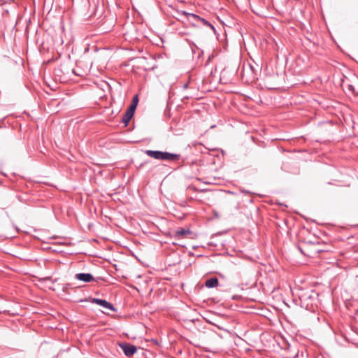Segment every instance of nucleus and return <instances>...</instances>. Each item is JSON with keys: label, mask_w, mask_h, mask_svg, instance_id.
I'll list each match as a JSON object with an SVG mask.
<instances>
[{"label": "nucleus", "mask_w": 358, "mask_h": 358, "mask_svg": "<svg viewBox=\"0 0 358 358\" xmlns=\"http://www.w3.org/2000/svg\"><path fill=\"white\" fill-rule=\"evenodd\" d=\"M318 294L313 289L303 291L299 295L301 306L308 309L316 303Z\"/></svg>", "instance_id": "f257e3e1"}, {"label": "nucleus", "mask_w": 358, "mask_h": 358, "mask_svg": "<svg viewBox=\"0 0 358 358\" xmlns=\"http://www.w3.org/2000/svg\"><path fill=\"white\" fill-rule=\"evenodd\" d=\"M92 302L114 312L117 311V309L114 307V306L105 299L94 298L92 299Z\"/></svg>", "instance_id": "20e7f679"}, {"label": "nucleus", "mask_w": 358, "mask_h": 358, "mask_svg": "<svg viewBox=\"0 0 358 358\" xmlns=\"http://www.w3.org/2000/svg\"><path fill=\"white\" fill-rule=\"evenodd\" d=\"M75 278L76 280L85 282H90L93 281L94 277L91 273H76L75 275Z\"/></svg>", "instance_id": "423d86ee"}, {"label": "nucleus", "mask_w": 358, "mask_h": 358, "mask_svg": "<svg viewBox=\"0 0 358 358\" xmlns=\"http://www.w3.org/2000/svg\"><path fill=\"white\" fill-rule=\"evenodd\" d=\"M121 349L123 350L124 355L127 357H131L136 353L137 348L135 345L128 343L120 344Z\"/></svg>", "instance_id": "7ed1b4c3"}, {"label": "nucleus", "mask_w": 358, "mask_h": 358, "mask_svg": "<svg viewBox=\"0 0 358 358\" xmlns=\"http://www.w3.org/2000/svg\"><path fill=\"white\" fill-rule=\"evenodd\" d=\"M187 16L188 20L194 26L203 25L208 27L215 31V27L213 26V24L204 18H202L194 13H188Z\"/></svg>", "instance_id": "f03ea898"}, {"label": "nucleus", "mask_w": 358, "mask_h": 358, "mask_svg": "<svg viewBox=\"0 0 358 358\" xmlns=\"http://www.w3.org/2000/svg\"><path fill=\"white\" fill-rule=\"evenodd\" d=\"M134 113H131L130 111L127 110L125 113L124 114L122 122L124 124L125 126H127L130 120L134 116Z\"/></svg>", "instance_id": "9d476101"}, {"label": "nucleus", "mask_w": 358, "mask_h": 358, "mask_svg": "<svg viewBox=\"0 0 358 358\" xmlns=\"http://www.w3.org/2000/svg\"><path fill=\"white\" fill-rule=\"evenodd\" d=\"M138 102V96L136 95V96H134V98L132 99V103H136V105H137Z\"/></svg>", "instance_id": "f8f14e48"}, {"label": "nucleus", "mask_w": 358, "mask_h": 358, "mask_svg": "<svg viewBox=\"0 0 358 358\" xmlns=\"http://www.w3.org/2000/svg\"><path fill=\"white\" fill-rule=\"evenodd\" d=\"M192 234V231L189 229H177L173 235L176 240H180L181 238H187Z\"/></svg>", "instance_id": "39448f33"}, {"label": "nucleus", "mask_w": 358, "mask_h": 358, "mask_svg": "<svg viewBox=\"0 0 358 358\" xmlns=\"http://www.w3.org/2000/svg\"><path fill=\"white\" fill-rule=\"evenodd\" d=\"M180 158V155L179 154H174V153H170L168 152H164L162 160L176 162V161L179 160Z\"/></svg>", "instance_id": "6e6552de"}, {"label": "nucleus", "mask_w": 358, "mask_h": 358, "mask_svg": "<svg viewBox=\"0 0 358 358\" xmlns=\"http://www.w3.org/2000/svg\"><path fill=\"white\" fill-rule=\"evenodd\" d=\"M136 107H137L136 103H131L129 106V107L127 108V110L130 111L131 113L134 114V112H135V110L136 109Z\"/></svg>", "instance_id": "9b49d317"}, {"label": "nucleus", "mask_w": 358, "mask_h": 358, "mask_svg": "<svg viewBox=\"0 0 358 358\" xmlns=\"http://www.w3.org/2000/svg\"><path fill=\"white\" fill-rule=\"evenodd\" d=\"M187 85H187V83H186V84H185V85H183V88H184V89H186V88L187 87Z\"/></svg>", "instance_id": "2eb2a0df"}, {"label": "nucleus", "mask_w": 358, "mask_h": 358, "mask_svg": "<svg viewBox=\"0 0 358 358\" xmlns=\"http://www.w3.org/2000/svg\"><path fill=\"white\" fill-rule=\"evenodd\" d=\"M218 285H219V280L215 277L208 279L205 282L206 287H207L208 288L216 287L218 286Z\"/></svg>", "instance_id": "1a4fd4ad"}, {"label": "nucleus", "mask_w": 358, "mask_h": 358, "mask_svg": "<svg viewBox=\"0 0 358 358\" xmlns=\"http://www.w3.org/2000/svg\"><path fill=\"white\" fill-rule=\"evenodd\" d=\"M191 48L194 54L196 53V49L199 50V48L194 44L191 47Z\"/></svg>", "instance_id": "ddd939ff"}, {"label": "nucleus", "mask_w": 358, "mask_h": 358, "mask_svg": "<svg viewBox=\"0 0 358 358\" xmlns=\"http://www.w3.org/2000/svg\"><path fill=\"white\" fill-rule=\"evenodd\" d=\"M299 350L296 352V354L293 356L292 358H298L299 357Z\"/></svg>", "instance_id": "4468645a"}, {"label": "nucleus", "mask_w": 358, "mask_h": 358, "mask_svg": "<svg viewBox=\"0 0 358 358\" xmlns=\"http://www.w3.org/2000/svg\"><path fill=\"white\" fill-rule=\"evenodd\" d=\"M145 153L148 156H149L152 158H154L155 159L162 160V159H163V154H164L163 151L147 150L145 151Z\"/></svg>", "instance_id": "0eeeda50"}]
</instances>
